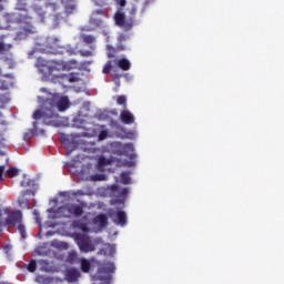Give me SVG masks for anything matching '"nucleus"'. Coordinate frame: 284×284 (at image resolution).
I'll list each match as a JSON object with an SVG mask.
<instances>
[{
	"label": "nucleus",
	"instance_id": "dca6fc26",
	"mask_svg": "<svg viewBox=\"0 0 284 284\" xmlns=\"http://www.w3.org/2000/svg\"><path fill=\"white\" fill-rule=\"evenodd\" d=\"M38 267L40 272H57V266H54L53 262H49L47 260H39Z\"/></svg>",
	"mask_w": 284,
	"mask_h": 284
},
{
	"label": "nucleus",
	"instance_id": "1a4fd4ad",
	"mask_svg": "<svg viewBox=\"0 0 284 284\" xmlns=\"http://www.w3.org/2000/svg\"><path fill=\"white\" fill-rule=\"evenodd\" d=\"M114 22H115V26H118V28L125 30V32L130 31V29L134 27V20L125 19V13L120 11L115 12Z\"/></svg>",
	"mask_w": 284,
	"mask_h": 284
},
{
	"label": "nucleus",
	"instance_id": "7ed1b4c3",
	"mask_svg": "<svg viewBox=\"0 0 284 284\" xmlns=\"http://www.w3.org/2000/svg\"><path fill=\"white\" fill-rule=\"evenodd\" d=\"M38 65L42 68L41 71L45 72L48 79H50V77H55L57 72H70L72 65H77V61L71 60L65 62L62 60H43L39 58Z\"/></svg>",
	"mask_w": 284,
	"mask_h": 284
},
{
	"label": "nucleus",
	"instance_id": "4468645a",
	"mask_svg": "<svg viewBox=\"0 0 284 284\" xmlns=\"http://www.w3.org/2000/svg\"><path fill=\"white\" fill-rule=\"evenodd\" d=\"M64 278L68 283H77L81 278V271L77 267H69L64 271Z\"/></svg>",
	"mask_w": 284,
	"mask_h": 284
},
{
	"label": "nucleus",
	"instance_id": "c756f323",
	"mask_svg": "<svg viewBox=\"0 0 284 284\" xmlns=\"http://www.w3.org/2000/svg\"><path fill=\"white\" fill-rule=\"evenodd\" d=\"M7 174L10 179H14V176H19V169L17 168H9Z\"/></svg>",
	"mask_w": 284,
	"mask_h": 284
},
{
	"label": "nucleus",
	"instance_id": "de8ad7c7",
	"mask_svg": "<svg viewBox=\"0 0 284 284\" xmlns=\"http://www.w3.org/2000/svg\"><path fill=\"white\" fill-rule=\"evenodd\" d=\"M7 0H0V11L3 10V3H6Z\"/></svg>",
	"mask_w": 284,
	"mask_h": 284
},
{
	"label": "nucleus",
	"instance_id": "393cba45",
	"mask_svg": "<svg viewBox=\"0 0 284 284\" xmlns=\"http://www.w3.org/2000/svg\"><path fill=\"white\" fill-rule=\"evenodd\" d=\"M118 105H122V108H128V98L125 95H118L115 98Z\"/></svg>",
	"mask_w": 284,
	"mask_h": 284
},
{
	"label": "nucleus",
	"instance_id": "8fccbe9b",
	"mask_svg": "<svg viewBox=\"0 0 284 284\" xmlns=\"http://www.w3.org/2000/svg\"><path fill=\"white\" fill-rule=\"evenodd\" d=\"M54 232H47V236H53Z\"/></svg>",
	"mask_w": 284,
	"mask_h": 284
},
{
	"label": "nucleus",
	"instance_id": "603ef678",
	"mask_svg": "<svg viewBox=\"0 0 284 284\" xmlns=\"http://www.w3.org/2000/svg\"><path fill=\"white\" fill-rule=\"evenodd\" d=\"M3 88H4V90H8V84H4Z\"/></svg>",
	"mask_w": 284,
	"mask_h": 284
},
{
	"label": "nucleus",
	"instance_id": "6e6d98bb",
	"mask_svg": "<svg viewBox=\"0 0 284 284\" xmlns=\"http://www.w3.org/2000/svg\"><path fill=\"white\" fill-rule=\"evenodd\" d=\"M38 252V254H41V253H39V251H37Z\"/></svg>",
	"mask_w": 284,
	"mask_h": 284
},
{
	"label": "nucleus",
	"instance_id": "aec40b11",
	"mask_svg": "<svg viewBox=\"0 0 284 284\" xmlns=\"http://www.w3.org/2000/svg\"><path fill=\"white\" fill-rule=\"evenodd\" d=\"M94 223H97L100 227H105L108 225V215L106 214H99L94 219Z\"/></svg>",
	"mask_w": 284,
	"mask_h": 284
},
{
	"label": "nucleus",
	"instance_id": "412c9836",
	"mask_svg": "<svg viewBox=\"0 0 284 284\" xmlns=\"http://www.w3.org/2000/svg\"><path fill=\"white\" fill-rule=\"evenodd\" d=\"M80 265H81V272H83L84 274H88V272H90V268L92 267L90 260H87V258H81Z\"/></svg>",
	"mask_w": 284,
	"mask_h": 284
},
{
	"label": "nucleus",
	"instance_id": "39448f33",
	"mask_svg": "<svg viewBox=\"0 0 284 284\" xmlns=\"http://www.w3.org/2000/svg\"><path fill=\"white\" fill-rule=\"evenodd\" d=\"M114 270H116V266H114V263L110 262L100 266L93 276L94 283L92 284H110V281H112V274H114Z\"/></svg>",
	"mask_w": 284,
	"mask_h": 284
},
{
	"label": "nucleus",
	"instance_id": "423d86ee",
	"mask_svg": "<svg viewBox=\"0 0 284 284\" xmlns=\"http://www.w3.org/2000/svg\"><path fill=\"white\" fill-rule=\"evenodd\" d=\"M99 14L103 17L105 14V10L99 9L92 12L91 18L89 20V26H84L81 28L82 32H94L98 28H101L103 20L99 18Z\"/></svg>",
	"mask_w": 284,
	"mask_h": 284
},
{
	"label": "nucleus",
	"instance_id": "9d476101",
	"mask_svg": "<svg viewBox=\"0 0 284 284\" xmlns=\"http://www.w3.org/2000/svg\"><path fill=\"white\" fill-rule=\"evenodd\" d=\"M47 52L49 54H63L65 52V47L59 44L58 38H48L47 39Z\"/></svg>",
	"mask_w": 284,
	"mask_h": 284
},
{
	"label": "nucleus",
	"instance_id": "09e8293b",
	"mask_svg": "<svg viewBox=\"0 0 284 284\" xmlns=\"http://www.w3.org/2000/svg\"><path fill=\"white\" fill-rule=\"evenodd\" d=\"M112 191H113V192L119 191V185H116V184L112 185Z\"/></svg>",
	"mask_w": 284,
	"mask_h": 284
},
{
	"label": "nucleus",
	"instance_id": "a18cd8bd",
	"mask_svg": "<svg viewBox=\"0 0 284 284\" xmlns=\"http://www.w3.org/2000/svg\"><path fill=\"white\" fill-rule=\"evenodd\" d=\"M120 194H121V196H126V194H128V187L122 189L121 192H120Z\"/></svg>",
	"mask_w": 284,
	"mask_h": 284
},
{
	"label": "nucleus",
	"instance_id": "a19ab883",
	"mask_svg": "<svg viewBox=\"0 0 284 284\" xmlns=\"http://www.w3.org/2000/svg\"><path fill=\"white\" fill-rule=\"evenodd\" d=\"M6 225H8V224H6V219H4V220H3V219H0V234L3 232V227H4Z\"/></svg>",
	"mask_w": 284,
	"mask_h": 284
},
{
	"label": "nucleus",
	"instance_id": "3c124183",
	"mask_svg": "<svg viewBox=\"0 0 284 284\" xmlns=\"http://www.w3.org/2000/svg\"><path fill=\"white\" fill-rule=\"evenodd\" d=\"M38 122H33V128L37 130Z\"/></svg>",
	"mask_w": 284,
	"mask_h": 284
},
{
	"label": "nucleus",
	"instance_id": "9b49d317",
	"mask_svg": "<svg viewBox=\"0 0 284 284\" xmlns=\"http://www.w3.org/2000/svg\"><path fill=\"white\" fill-rule=\"evenodd\" d=\"M124 41H128V36L121 33L118 37V44L115 47H109V53H108L109 59H114L118 52H123L125 50V45L123 44Z\"/></svg>",
	"mask_w": 284,
	"mask_h": 284
},
{
	"label": "nucleus",
	"instance_id": "c85d7f7f",
	"mask_svg": "<svg viewBox=\"0 0 284 284\" xmlns=\"http://www.w3.org/2000/svg\"><path fill=\"white\" fill-rule=\"evenodd\" d=\"M112 68H114L112 65V60H109L102 69L103 74H110L112 72Z\"/></svg>",
	"mask_w": 284,
	"mask_h": 284
},
{
	"label": "nucleus",
	"instance_id": "ddd939ff",
	"mask_svg": "<svg viewBox=\"0 0 284 284\" xmlns=\"http://www.w3.org/2000/svg\"><path fill=\"white\" fill-rule=\"evenodd\" d=\"M77 243L81 252H94V244H92V240H90L87 235H80L77 239Z\"/></svg>",
	"mask_w": 284,
	"mask_h": 284
},
{
	"label": "nucleus",
	"instance_id": "f03ea898",
	"mask_svg": "<svg viewBox=\"0 0 284 284\" xmlns=\"http://www.w3.org/2000/svg\"><path fill=\"white\" fill-rule=\"evenodd\" d=\"M1 28L4 30H18L16 32V41L28 39L29 34H34V18L26 9H18L14 12L4 13L1 18Z\"/></svg>",
	"mask_w": 284,
	"mask_h": 284
},
{
	"label": "nucleus",
	"instance_id": "49530a36",
	"mask_svg": "<svg viewBox=\"0 0 284 284\" xmlns=\"http://www.w3.org/2000/svg\"><path fill=\"white\" fill-rule=\"evenodd\" d=\"M7 79H10L11 81L14 79V75L12 73L4 74Z\"/></svg>",
	"mask_w": 284,
	"mask_h": 284
},
{
	"label": "nucleus",
	"instance_id": "20e7f679",
	"mask_svg": "<svg viewBox=\"0 0 284 284\" xmlns=\"http://www.w3.org/2000/svg\"><path fill=\"white\" fill-rule=\"evenodd\" d=\"M58 219H79L83 215V205L75 203H67L55 211Z\"/></svg>",
	"mask_w": 284,
	"mask_h": 284
},
{
	"label": "nucleus",
	"instance_id": "cd10ccee",
	"mask_svg": "<svg viewBox=\"0 0 284 284\" xmlns=\"http://www.w3.org/2000/svg\"><path fill=\"white\" fill-rule=\"evenodd\" d=\"M37 265H39V262L37 263V260H31L27 266L28 272L34 274L37 272Z\"/></svg>",
	"mask_w": 284,
	"mask_h": 284
},
{
	"label": "nucleus",
	"instance_id": "5fc2aeb1",
	"mask_svg": "<svg viewBox=\"0 0 284 284\" xmlns=\"http://www.w3.org/2000/svg\"><path fill=\"white\" fill-rule=\"evenodd\" d=\"M45 91V89H41V92H44Z\"/></svg>",
	"mask_w": 284,
	"mask_h": 284
},
{
	"label": "nucleus",
	"instance_id": "2f4dec72",
	"mask_svg": "<svg viewBox=\"0 0 284 284\" xmlns=\"http://www.w3.org/2000/svg\"><path fill=\"white\" fill-rule=\"evenodd\" d=\"M74 10H77V6H74V4H67L65 6L67 14H72V12H74Z\"/></svg>",
	"mask_w": 284,
	"mask_h": 284
},
{
	"label": "nucleus",
	"instance_id": "5701e85b",
	"mask_svg": "<svg viewBox=\"0 0 284 284\" xmlns=\"http://www.w3.org/2000/svg\"><path fill=\"white\" fill-rule=\"evenodd\" d=\"M120 179H121V183H123V185H130V183H132V179L130 178L129 172H122L120 175Z\"/></svg>",
	"mask_w": 284,
	"mask_h": 284
},
{
	"label": "nucleus",
	"instance_id": "58836bf2",
	"mask_svg": "<svg viewBox=\"0 0 284 284\" xmlns=\"http://www.w3.org/2000/svg\"><path fill=\"white\" fill-rule=\"evenodd\" d=\"M30 183H32L31 180L24 179V180L20 183V185H21L22 187H28V186H30Z\"/></svg>",
	"mask_w": 284,
	"mask_h": 284
},
{
	"label": "nucleus",
	"instance_id": "37998d69",
	"mask_svg": "<svg viewBox=\"0 0 284 284\" xmlns=\"http://www.w3.org/2000/svg\"><path fill=\"white\" fill-rule=\"evenodd\" d=\"M33 214L36 216V221L39 225H41V217H39V211H33Z\"/></svg>",
	"mask_w": 284,
	"mask_h": 284
},
{
	"label": "nucleus",
	"instance_id": "2eb2a0df",
	"mask_svg": "<svg viewBox=\"0 0 284 284\" xmlns=\"http://www.w3.org/2000/svg\"><path fill=\"white\" fill-rule=\"evenodd\" d=\"M31 10L36 14L38 23H43V21H45L48 11H45V9H43V7H41L39 4H34V6H32Z\"/></svg>",
	"mask_w": 284,
	"mask_h": 284
},
{
	"label": "nucleus",
	"instance_id": "f3484780",
	"mask_svg": "<svg viewBox=\"0 0 284 284\" xmlns=\"http://www.w3.org/2000/svg\"><path fill=\"white\" fill-rule=\"evenodd\" d=\"M120 121H122L124 125H132V123L135 121V118L134 114L130 112V110H122L120 113Z\"/></svg>",
	"mask_w": 284,
	"mask_h": 284
},
{
	"label": "nucleus",
	"instance_id": "ea45409f",
	"mask_svg": "<svg viewBox=\"0 0 284 284\" xmlns=\"http://www.w3.org/2000/svg\"><path fill=\"white\" fill-rule=\"evenodd\" d=\"M121 77H123L121 73H116V72H113V73H112V79H113V81H120V80H121Z\"/></svg>",
	"mask_w": 284,
	"mask_h": 284
},
{
	"label": "nucleus",
	"instance_id": "4be33fe9",
	"mask_svg": "<svg viewBox=\"0 0 284 284\" xmlns=\"http://www.w3.org/2000/svg\"><path fill=\"white\" fill-rule=\"evenodd\" d=\"M67 263H70V265H74V263H79V255L74 251L69 252L67 256Z\"/></svg>",
	"mask_w": 284,
	"mask_h": 284
},
{
	"label": "nucleus",
	"instance_id": "c9c22d12",
	"mask_svg": "<svg viewBox=\"0 0 284 284\" xmlns=\"http://www.w3.org/2000/svg\"><path fill=\"white\" fill-rule=\"evenodd\" d=\"M45 8H51L53 11H57L59 6L54 2L45 3Z\"/></svg>",
	"mask_w": 284,
	"mask_h": 284
},
{
	"label": "nucleus",
	"instance_id": "6ab92c4d",
	"mask_svg": "<svg viewBox=\"0 0 284 284\" xmlns=\"http://www.w3.org/2000/svg\"><path fill=\"white\" fill-rule=\"evenodd\" d=\"M115 65L120 68V70H123L124 72H128L130 68H132V63L126 58H121L119 60H114Z\"/></svg>",
	"mask_w": 284,
	"mask_h": 284
},
{
	"label": "nucleus",
	"instance_id": "c03bdc74",
	"mask_svg": "<svg viewBox=\"0 0 284 284\" xmlns=\"http://www.w3.org/2000/svg\"><path fill=\"white\" fill-rule=\"evenodd\" d=\"M6 172V166L1 165L0 166V181H3V173Z\"/></svg>",
	"mask_w": 284,
	"mask_h": 284
},
{
	"label": "nucleus",
	"instance_id": "4c0bfd02",
	"mask_svg": "<svg viewBox=\"0 0 284 284\" xmlns=\"http://www.w3.org/2000/svg\"><path fill=\"white\" fill-rule=\"evenodd\" d=\"M116 6H120L121 8H125V4L128 3L126 0H113Z\"/></svg>",
	"mask_w": 284,
	"mask_h": 284
},
{
	"label": "nucleus",
	"instance_id": "f257e3e1",
	"mask_svg": "<svg viewBox=\"0 0 284 284\" xmlns=\"http://www.w3.org/2000/svg\"><path fill=\"white\" fill-rule=\"evenodd\" d=\"M70 108V99L65 95L50 94L42 104V108L34 111L33 119L39 121L42 119L44 125H52L53 128H61L63 120L59 112H65Z\"/></svg>",
	"mask_w": 284,
	"mask_h": 284
},
{
	"label": "nucleus",
	"instance_id": "473e14b6",
	"mask_svg": "<svg viewBox=\"0 0 284 284\" xmlns=\"http://www.w3.org/2000/svg\"><path fill=\"white\" fill-rule=\"evenodd\" d=\"M92 181H105V175L103 174H95L91 176Z\"/></svg>",
	"mask_w": 284,
	"mask_h": 284
},
{
	"label": "nucleus",
	"instance_id": "bb28decb",
	"mask_svg": "<svg viewBox=\"0 0 284 284\" xmlns=\"http://www.w3.org/2000/svg\"><path fill=\"white\" fill-rule=\"evenodd\" d=\"M61 77H65L68 79L69 83H77L79 81V75L77 73H70L68 74H62Z\"/></svg>",
	"mask_w": 284,
	"mask_h": 284
},
{
	"label": "nucleus",
	"instance_id": "0eeeda50",
	"mask_svg": "<svg viewBox=\"0 0 284 284\" xmlns=\"http://www.w3.org/2000/svg\"><path fill=\"white\" fill-rule=\"evenodd\" d=\"M2 214L7 216L6 220V225H13L17 227L22 221H23V213L19 210H14L10 212V209L6 207L2 210Z\"/></svg>",
	"mask_w": 284,
	"mask_h": 284
},
{
	"label": "nucleus",
	"instance_id": "a878e982",
	"mask_svg": "<svg viewBox=\"0 0 284 284\" xmlns=\"http://www.w3.org/2000/svg\"><path fill=\"white\" fill-rule=\"evenodd\" d=\"M111 164H112V160L105 159V156H100L98 160L99 168H105V165H111Z\"/></svg>",
	"mask_w": 284,
	"mask_h": 284
},
{
	"label": "nucleus",
	"instance_id": "864d4df0",
	"mask_svg": "<svg viewBox=\"0 0 284 284\" xmlns=\"http://www.w3.org/2000/svg\"><path fill=\"white\" fill-rule=\"evenodd\" d=\"M0 77H3V72L1 71V69H0Z\"/></svg>",
	"mask_w": 284,
	"mask_h": 284
},
{
	"label": "nucleus",
	"instance_id": "f8f14e48",
	"mask_svg": "<svg viewBox=\"0 0 284 284\" xmlns=\"http://www.w3.org/2000/svg\"><path fill=\"white\" fill-rule=\"evenodd\" d=\"M109 216L115 225H121V227H125V225H128V214L122 210L111 211Z\"/></svg>",
	"mask_w": 284,
	"mask_h": 284
},
{
	"label": "nucleus",
	"instance_id": "a211bd4d",
	"mask_svg": "<svg viewBox=\"0 0 284 284\" xmlns=\"http://www.w3.org/2000/svg\"><path fill=\"white\" fill-rule=\"evenodd\" d=\"M121 154L123 156H128L129 159H131V161L136 159V154H134V144L132 143L123 144L121 149Z\"/></svg>",
	"mask_w": 284,
	"mask_h": 284
},
{
	"label": "nucleus",
	"instance_id": "7c9ffc66",
	"mask_svg": "<svg viewBox=\"0 0 284 284\" xmlns=\"http://www.w3.org/2000/svg\"><path fill=\"white\" fill-rule=\"evenodd\" d=\"M16 226L18 227V231L20 232L21 239H26V225H23L20 222V224H17Z\"/></svg>",
	"mask_w": 284,
	"mask_h": 284
},
{
	"label": "nucleus",
	"instance_id": "f704fd0d",
	"mask_svg": "<svg viewBox=\"0 0 284 284\" xmlns=\"http://www.w3.org/2000/svg\"><path fill=\"white\" fill-rule=\"evenodd\" d=\"M105 139H108V131L102 130V131L99 133V140H100V141H105Z\"/></svg>",
	"mask_w": 284,
	"mask_h": 284
},
{
	"label": "nucleus",
	"instance_id": "79ce46f5",
	"mask_svg": "<svg viewBox=\"0 0 284 284\" xmlns=\"http://www.w3.org/2000/svg\"><path fill=\"white\" fill-rule=\"evenodd\" d=\"M8 49L6 48V43L0 42V54H3Z\"/></svg>",
	"mask_w": 284,
	"mask_h": 284
},
{
	"label": "nucleus",
	"instance_id": "e433bc0d",
	"mask_svg": "<svg viewBox=\"0 0 284 284\" xmlns=\"http://www.w3.org/2000/svg\"><path fill=\"white\" fill-rule=\"evenodd\" d=\"M18 203L20 205V207H28V199H21V200H18Z\"/></svg>",
	"mask_w": 284,
	"mask_h": 284
},
{
	"label": "nucleus",
	"instance_id": "b1692460",
	"mask_svg": "<svg viewBox=\"0 0 284 284\" xmlns=\"http://www.w3.org/2000/svg\"><path fill=\"white\" fill-rule=\"evenodd\" d=\"M81 39H82L83 43H87L88 45L90 43H94V41H97V38L92 34H82Z\"/></svg>",
	"mask_w": 284,
	"mask_h": 284
},
{
	"label": "nucleus",
	"instance_id": "6e6552de",
	"mask_svg": "<svg viewBox=\"0 0 284 284\" xmlns=\"http://www.w3.org/2000/svg\"><path fill=\"white\" fill-rule=\"evenodd\" d=\"M79 136L81 135H79L78 133L61 136V144L67 148L68 155L72 154V152H74V150L79 148V141L77 140L79 139Z\"/></svg>",
	"mask_w": 284,
	"mask_h": 284
},
{
	"label": "nucleus",
	"instance_id": "72a5a7b5",
	"mask_svg": "<svg viewBox=\"0 0 284 284\" xmlns=\"http://www.w3.org/2000/svg\"><path fill=\"white\" fill-rule=\"evenodd\" d=\"M78 52L82 57H92V54H93L92 51H90V50H80Z\"/></svg>",
	"mask_w": 284,
	"mask_h": 284
}]
</instances>
